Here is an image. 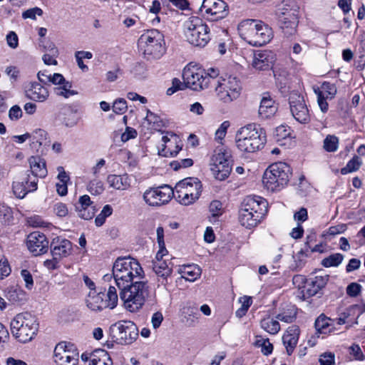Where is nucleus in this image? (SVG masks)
<instances>
[{"label": "nucleus", "mask_w": 365, "mask_h": 365, "mask_svg": "<svg viewBox=\"0 0 365 365\" xmlns=\"http://www.w3.org/2000/svg\"><path fill=\"white\" fill-rule=\"evenodd\" d=\"M237 29L240 36L254 46H264L273 38L272 28L259 20H243L238 25Z\"/></svg>", "instance_id": "obj_1"}, {"label": "nucleus", "mask_w": 365, "mask_h": 365, "mask_svg": "<svg viewBox=\"0 0 365 365\" xmlns=\"http://www.w3.org/2000/svg\"><path fill=\"white\" fill-rule=\"evenodd\" d=\"M113 276L119 287L128 286L143 278L144 272L139 262L131 257H118L113 266Z\"/></svg>", "instance_id": "obj_2"}, {"label": "nucleus", "mask_w": 365, "mask_h": 365, "mask_svg": "<svg viewBox=\"0 0 365 365\" xmlns=\"http://www.w3.org/2000/svg\"><path fill=\"white\" fill-rule=\"evenodd\" d=\"M268 203L260 196H247L239 211V222L246 228H252L262 220L267 212Z\"/></svg>", "instance_id": "obj_3"}, {"label": "nucleus", "mask_w": 365, "mask_h": 365, "mask_svg": "<svg viewBox=\"0 0 365 365\" xmlns=\"http://www.w3.org/2000/svg\"><path fill=\"white\" fill-rule=\"evenodd\" d=\"M235 141L241 152L255 153L264 147L267 141L266 133L259 125L248 124L237 130Z\"/></svg>", "instance_id": "obj_4"}, {"label": "nucleus", "mask_w": 365, "mask_h": 365, "mask_svg": "<svg viewBox=\"0 0 365 365\" xmlns=\"http://www.w3.org/2000/svg\"><path fill=\"white\" fill-rule=\"evenodd\" d=\"M292 174V168L286 163H272L263 174V185L268 191H279L288 184Z\"/></svg>", "instance_id": "obj_5"}, {"label": "nucleus", "mask_w": 365, "mask_h": 365, "mask_svg": "<svg viewBox=\"0 0 365 365\" xmlns=\"http://www.w3.org/2000/svg\"><path fill=\"white\" fill-rule=\"evenodd\" d=\"M138 46L148 61L160 59L165 53L164 36L157 29L143 34L138 39Z\"/></svg>", "instance_id": "obj_6"}, {"label": "nucleus", "mask_w": 365, "mask_h": 365, "mask_svg": "<svg viewBox=\"0 0 365 365\" xmlns=\"http://www.w3.org/2000/svg\"><path fill=\"white\" fill-rule=\"evenodd\" d=\"M11 331L20 342L30 341L36 334L38 323L35 316L29 312L19 313L11 320Z\"/></svg>", "instance_id": "obj_7"}, {"label": "nucleus", "mask_w": 365, "mask_h": 365, "mask_svg": "<svg viewBox=\"0 0 365 365\" xmlns=\"http://www.w3.org/2000/svg\"><path fill=\"white\" fill-rule=\"evenodd\" d=\"M120 289V298L125 309L130 312L138 311L144 304L148 286L143 281H135L128 286H123Z\"/></svg>", "instance_id": "obj_8"}, {"label": "nucleus", "mask_w": 365, "mask_h": 365, "mask_svg": "<svg viewBox=\"0 0 365 365\" xmlns=\"http://www.w3.org/2000/svg\"><path fill=\"white\" fill-rule=\"evenodd\" d=\"M185 35L192 46L203 48L210 41V29L200 18L192 16L185 23Z\"/></svg>", "instance_id": "obj_9"}, {"label": "nucleus", "mask_w": 365, "mask_h": 365, "mask_svg": "<svg viewBox=\"0 0 365 365\" xmlns=\"http://www.w3.org/2000/svg\"><path fill=\"white\" fill-rule=\"evenodd\" d=\"M176 199L184 205L194 203L202 192L201 182L195 178H187L178 182L175 187Z\"/></svg>", "instance_id": "obj_10"}, {"label": "nucleus", "mask_w": 365, "mask_h": 365, "mask_svg": "<svg viewBox=\"0 0 365 365\" xmlns=\"http://www.w3.org/2000/svg\"><path fill=\"white\" fill-rule=\"evenodd\" d=\"M215 90L218 98L224 103H230L239 98L242 86L240 79L234 76L220 78Z\"/></svg>", "instance_id": "obj_11"}, {"label": "nucleus", "mask_w": 365, "mask_h": 365, "mask_svg": "<svg viewBox=\"0 0 365 365\" xmlns=\"http://www.w3.org/2000/svg\"><path fill=\"white\" fill-rule=\"evenodd\" d=\"M105 294L90 292L86 299L87 307L93 311H101L106 308H115L118 302L117 289L113 286H110L106 294V299H104Z\"/></svg>", "instance_id": "obj_12"}, {"label": "nucleus", "mask_w": 365, "mask_h": 365, "mask_svg": "<svg viewBox=\"0 0 365 365\" xmlns=\"http://www.w3.org/2000/svg\"><path fill=\"white\" fill-rule=\"evenodd\" d=\"M185 86L193 91L207 88L208 78H205V70L198 65L188 64L183 70Z\"/></svg>", "instance_id": "obj_13"}, {"label": "nucleus", "mask_w": 365, "mask_h": 365, "mask_svg": "<svg viewBox=\"0 0 365 365\" xmlns=\"http://www.w3.org/2000/svg\"><path fill=\"white\" fill-rule=\"evenodd\" d=\"M173 196V189L168 185H163L147 189L143 195V198L148 206L160 207L168 204Z\"/></svg>", "instance_id": "obj_14"}, {"label": "nucleus", "mask_w": 365, "mask_h": 365, "mask_svg": "<svg viewBox=\"0 0 365 365\" xmlns=\"http://www.w3.org/2000/svg\"><path fill=\"white\" fill-rule=\"evenodd\" d=\"M78 350L71 343L61 341L54 349L53 359L57 365H78Z\"/></svg>", "instance_id": "obj_15"}, {"label": "nucleus", "mask_w": 365, "mask_h": 365, "mask_svg": "<svg viewBox=\"0 0 365 365\" xmlns=\"http://www.w3.org/2000/svg\"><path fill=\"white\" fill-rule=\"evenodd\" d=\"M114 337L119 344H130L138 336L136 325L131 321H120L113 326Z\"/></svg>", "instance_id": "obj_16"}, {"label": "nucleus", "mask_w": 365, "mask_h": 365, "mask_svg": "<svg viewBox=\"0 0 365 365\" xmlns=\"http://www.w3.org/2000/svg\"><path fill=\"white\" fill-rule=\"evenodd\" d=\"M290 111L294 119L300 123H307L310 120L308 108L303 96L297 93H292L289 96Z\"/></svg>", "instance_id": "obj_17"}, {"label": "nucleus", "mask_w": 365, "mask_h": 365, "mask_svg": "<svg viewBox=\"0 0 365 365\" xmlns=\"http://www.w3.org/2000/svg\"><path fill=\"white\" fill-rule=\"evenodd\" d=\"M298 11L294 8L284 5L279 14L280 27L286 35H292L295 32L298 24Z\"/></svg>", "instance_id": "obj_18"}, {"label": "nucleus", "mask_w": 365, "mask_h": 365, "mask_svg": "<svg viewBox=\"0 0 365 365\" xmlns=\"http://www.w3.org/2000/svg\"><path fill=\"white\" fill-rule=\"evenodd\" d=\"M227 4L222 0H204L201 10L212 16V20L225 18L228 14Z\"/></svg>", "instance_id": "obj_19"}, {"label": "nucleus", "mask_w": 365, "mask_h": 365, "mask_svg": "<svg viewBox=\"0 0 365 365\" xmlns=\"http://www.w3.org/2000/svg\"><path fill=\"white\" fill-rule=\"evenodd\" d=\"M26 245L29 251L35 256L46 253L48 248L46 237L39 232H33L29 234Z\"/></svg>", "instance_id": "obj_20"}, {"label": "nucleus", "mask_w": 365, "mask_h": 365, "mask_svg": "<svg viewBox=\"0 0 365 365\" xmlns=\"http://www.w3.org/2000/svg\"><path fill=\"white\" fill-rule=\"evenodd\" d=\"M162 142L161 148L158 150V153L161 156L174 157L181 150L179 138L175 134L167 133L162 137Z\"/></svg>", "instance_id": "obj_21"}, {"label": "nucleus", "mask_w": 365, "mask_h": 365, "mask_svg": "<svg viewBox=\"0 0 365 365\" xmlns=\"http://www.w3.org/2000/svg\"><path fill=\"white\" fill-rule=\"evenodd\" d=\"M274 61L275 55L272 51H258L254 53L252 66L257 70L265 71L271 68Z\"/></svg>", "instance_id": "obj_22"}, {"label": "nucleus", "mask_w": 365, "mask_h": 365, "mask_svg": "<svg viewBox=\"0 0 365 365\" xmlns=\"http://www.w3.org/2000/svg\"><path fill=\"white\" fill-rule=\"evenodd\" d=\"M329 275L315 276L310 277L304 286V289L302 290V297L307 299L318 294L327 284Z\"/></svg>", "instance_id": "obj_23"}, {"label": "nucleus", "mask_w": 365, "mask_h": 365, "mask_svg": "<svg viewBox=\"0 0 365 365\" xmlns=\"http://www.w3.org/2000/svg\"><path fill=\"white\" fill-rule=\"evenodd\" d=\"M72 243L66 239L54 238L51 245L52 257H56V259L60 260L68 257L72 253Z\"/></svg>", "instance_id": "obj_24"}, {"label": "nucleus", "mask_w": 365, "mask_h": 365, "mask_svg": "<svg viewBox=\"0 0 365 365\" xmlns=\"http://www.w3.org/2000/svg\"><path fill=\"white\" fill-rule=\"evenodd\" d=\"M225 163L232 165L230 152L223 148H216L210 158V166L211 172H217V175H220V178L222 177L220 173V170H217V168H218L217 166H222V165H225Z\"/></svg>", "instance_id": "obj_25"}, {"label": "nucleus", "mask_w": 365, "mask_h": 365, "mask_svg": "<svg viewBox=\"0 0 365 365\" xmlns=\"http://www.w3.org/2000/svg\"><path fill=\"white\" fill-rule=\"evenodd\" d=\"M76 210L78 216L84 220H90L95 215V209L88 195H84L79 197L76 204Z\"/></svg>", "instance_id": "obj_26"}, {"label": "nucleus", "mask_w": 365, "mask_h": 365, "mask_svg": "<svg viewBox=\"0 0 365 365\" xmlns=\"http://www.w3.org/2000/svg\"><path fill=\"white\" fill-rule=\"evenodd\" d=\"M26 96L32 101L42 103L48 99L49 92L48 89L41 84L37 82H33L31 83L29 88L26 89Z\"/></svg>", "instance_id": "obj_27"}, {"label": "nucleus", "mask_w": 365, "mask_h": 365, "mask_svg": "<svg viewBox=\"0 0 365 365\" xmlns=\"http://www.w3.org/2000/svg\"><path fill=\"white\" fill-rule=\"evenodd\" d=\"M153 269L157 275L158 281L165 286L168 283V278L173 272V264L170 259L153 262Z\"/></svg>", "instance_id": "obj_28"}, {"label": "nucleus", "mask_w": 365, "mask_h": 365, "mask_svg": "<svg viewBox=\"0 0 365 365\" xmlns=\"http://www.w3.org/2000/svg\"><path fill=\"white\" fill-rule=\"evenodd\" d=\"M299 332V327L293 325L287 329L282 336L284 345L285 346L287 352L289 355L292 354L297 344Z\"/></svg>", "instance_id": "obj_29"}, {"label": "nucleus", "mask_w": 365, "mask_h": 365, "mask_svg": "<svg viewBox=\"0 0 365 365\" xmlns=\"http://www.w3.org/2000/svg\"><path fill=\"white\" fill-rule=\"evenodd\" d=\"M277 110L275 101L269 96L262 97L258 110V115L262 119H267L272 117Z\"/></svg>", "instance_id": "obj_30"}, {"label": "nucleus", "mask_w": 365, "mask_h": 365, "mask_svg": "<svg viewBox=\"0 0 365 365\" xmlns=\"http://www.w3.org/2000/svg\"><path fill=\"white\" fill-rule=\"evenodd\" d=\"M31 174L36 178H43L47 175L48 171L45 160L40 156H31L29 158Z\"/></svg>", "instance_id": "obj_31"}, {"label": "nucleus", "mask_w": 365, "mask_h": 365, "mask_svg": "<svg viewBox=\"0 0 365 365\" xmlns=\"http://www.w3.org/2000/svg\"><path fill=\"white\" fill-rule=\"evenodd\" d=\"M178 272L182 278L189 282H195L201 274V269L197 264H183L179 267Z\"/></svg>", "instance_id": "obj_32"}, {"label": "nucleus", "mask_w": 365, "mask_h": 365, "mask_svg": "<svg viewBox=\"0 0 365 365\" xmlns=\"http://www.w3.org/2000/svg\"><path fill=\"white\" fill-rule=\"evenodd\" d=\"M107 182L110 187L120 190H125L130 186V180L128 175H109Z\"/></svg>", "instance_id": "obj_33"}, {"label": "nucleus", "mask_w": 365, "mask_h": 365, "mask_svg": "<svg viewBox=\"0 0 365 365\" xmlns=\"http://www.w3.org/2000/svg\"><path fill=\"white\" fill-rule=\"evenodd\" d=\"M30 184L28 187L24 186V181H14L12 184V190L14 194L16 197L22 199L29 192L36 191V182L34 179L30 180Z\"/></svg>", "instance_id": "obj_34"}, {"label": "nucleus", "mask_w": 365, "mask_h": 365, "mask_svg": "<svg viewBox=\"0 0 365 365\" xmlns=\"http://www.w3.org/2000/svg\"><path fill=\"white\" fill-rule=\"evenodd\" d=\"M89 365H113L108 353L103 349H97L90 354Z\"/></svg>", "instance_id": "obj_35"}, {"label": "nucleus", "mask_w": 365, "mask_h": 365, "mask_svg": "<svg viewBox=\"0 0 365 365\" xmlns=\"http://www.w3.org/2000/svg\"><path fill=\"white\" fill-rule=\"evenodd\" d=\"M297 309L294 305H287L276 317L277 320L285 323H292L297 319Z\"/></svg>", "instance_id": "obj_36"}, {"label": "nucleus", "mask_w": 365, "mask_h": 365, "mask_svg": "<svg viewBox=\"0 0 365 365\" xmlns=\"http://www.w3.org/2000/svg\"><path fill=\"white\" fill-rule=\"evenodd\" d=\"M331 319L326 316L321 314L315 321L314 326L317 331V334H327L331 331ZM319 337V335H317Z\"/></svg>", "instance_id": "obj_37"}, {"label": "nucleus", "mask_w": 365, "mask_h": 365, "mask_svg": "<svg viewBox=\"0 0 365 365\" xmlns=\"http://www.w3.org/2000/svg\"><path fill=\"white\" fill-rule=\"evenodd\" d=\"M260 326L262 329L270 334H276L280 330L278 320H275L269 317L262 319L260 322Z\"/></svg>", "instance_id": "obj_38"}, {"label": "nucleus", "mask_w": 365, "mask_h": 365, "mask_svg": "<svg viewBox=\"0 0 365 365\" xmlns=\"http://www.w3.org/2000/svg\"><path fill=\"white\" fill-rule=\"evenodd\" d=\"M48 53L43 56V61L46 65H56V58L58 56V49L53 43H50L47 50Z\"/></svg>", "instance_id": "obj_39"}, {"label": "nucleus", "mask_w": 365, "mask_h": 365, "mask_svg": "<svg viewBox=\"0 0 365 365\" xmlns=\"http://www.w3.org/2000/svg\"><path fill=\"white\" fill-rule=\"evenodd\" d=\"M343 259V255L335 253L323 259L321 264L324 267H338L342 262Z\"/></svg>", "instance_id": "obj_40"}, {"label": "nucleus", "mask_w": 365, "mask_h": 365, "mask_svg": "<svg viewBox=\"0 0 365 365\" xmlns=\"http://www.w3.org/2000/svg\"><path fill=\"white\" fill-rule=\"evenodd\" d=\"M336 87L334 84L329 82H324L321 86V89L318 95L326 98L331 99L336 95Z\"/></svg>", "instance_id": "obj_41"}, {"label": "nucleus", "mask_w": 365, "mask_h": 365, "mask_svg": "<svg viewBox=\"0 0 365 365\" xmlns=\"http://www.w3.org/2000/svg\"><path fill=\"white\" fill-rule=\"evenodd\" d=\"M59 86H60L58 88L55 89V92L58 96H63L68 98L78 93L76 91L71 89L72 86L69 81H65Z\"/></svg>", "instance_id": "obj_42"}, {"label": "nucleus", "mask_w": 365, "mask_h": 365, "mask_svg": "<svg viewBox=\"0 0 365 365\" xmlns=\"http://www.w3.org/2000/svg\"><path fill=\"white\" fill-rule=\"evenodd\" d=\"M339 138L334 135H328L324 140L323 148L327 152L333 153L337 150Z\"/></svg>", "instance_id": "obj_43"}, {"label": "nucleus", "mask_w": 365, "mask_h": 365, "mask_svg": "<svg viewBox=\"0 0 365 365\" xmlns=\"http://www.w3.org/2000/svg\"><path fill=\"white\" fill-rule=\"evenodd\" d=\"M361 164V160L358 156H355L347 163L346 167L341 168V173L343 175H346L356 171L359 169Z\"/></svg>", "instance_id": "obj_44"}, {"label": "nucleus", "mask_w": 365, "mask_h": 365, "mask_svg": "<svg viewBox=\"0 0 365 365\" xmlns=\"http://www.w3.org/2000/svg\"><path fill=\"white\" fill-rule=\"evenodd\" d=\"M241 307L236 311L235 314L237 317L241 318L245 316L252 303L250 297L244 296L239 299Z\"/></svg>", "instance_id": "obj_45"}, {"label": "nucleus", "mask_w": 365, "mask_h": 365, "mask_svg": "<svg viewBox=\"0 0 365 365\" xmlns=\"http://www.w3.org/2000/svg\"><path fill=\"white\" fill-rule=\"evenodd\" d=\"M46 132L42 129H36L31 134H30V138H31L32 145L36 148V145L41 146L43 141L46 139Z\"/></svg>", "instance_id": "obj_46"}, {"label": "nucleus", "mask_w": 365, "mask_h": 365, "mask_svg": "<svg viewBox=\"0 0 365 365\" xmlns=\"http://www.w3.org/2000/svg\"><path fill=\"white\" fill-rule=\"evenodd\" d=\"M255 345L261 348V351L264 355H269L272 352L273 346L268 339L259 338L255 341Z\"/></svg>", "instance_id": "obj_47"}, {"label": "nucleus", "mask_w": 365, "mask_h": 365, "mask_svg": "<svg viewBox=\"0 0 365 365\" xmlns=\"http://www.w3.org/2000/svg\"><path fill=\"white\" fill-rule=\"evenodd\" d=\"M88 190L95 195H100L104 190L103 183L98 180H91L88 185Z\"/></svg>", "instance_id": "obj_48"}, {"label": "nucleus", "mask_w": 365, "mask_h": 365, "mask_svg": "<svg viewBox=\"0 0 365 365\" xmlns=\"http://www.w3.org/2000/svg\"><path fill=\"white\" fill-rule=\"evenodd\" d=\"M217 168H217V170H220V173L222 175V177L220 178V175H217V172H212V175L217 180H224L229 177L232 171V165L225 163V165L217 166Z\"/></svg>", "instance_id": "obj_49"}, {"label": "nucleus", "mask_w": 365, "mask_h": 365, "mask_svg": "<svg viewBox=\"0 0 365 365\" xmlns=\"http://www.w3.org/2000/svg\"><path fill=\"white\" fill-rule=\"evenodd\" d=\"M12 219V211L5 205H0V223L6 224Z\"/></svg>", "instance_id": "obj_50"}, {"label": "nucleus", "mask_w": 365, "mask_h": 365, "mask_svg": "<svg viewBox=\"0 0 365 365\" xmlns=\"http://www.w3.org/2000/svg\"><path fill=\"white\" fill-rule=\"evenodd\" d=\"M219 75V71L217 69H215L213 68H209L207 71H205V78H208L207 82V88L211 85L214 87L216 86L217 84V81H220V79H216L217 76Z\"/></svg>", "instance_id": "obj_51"}, {"label": "nucleus", "mask_w": 365, "mask_h": 365, "mask_svg": "<svg viewBox=\"0 0 365 365\" xmlns=\"http://www.w3.org/2000/svg\"><path fill=\"white\" fill-rule=\"evenodd\" d=\"M209 210L213 217H219L223 213L222 203L219 200H212L209 206Z\"/></svg>", "instance_id": "obj_52"}, {"label": "nucleus", "mask_w": 365, "mask_h": 365, "mask_svg": "<svg viewBox=\"0 0 365 365\" xmlns=\"http://www.w3.org/2000/svg\"><path fill=\"white\" fill-rule=\"evenodd\" d=\"M11 271L7 259L4 256H0V279L9 276Z\"/></svg>", "instance_id": "obj_53"}, {"label": "nucleus", "mask_w": 365, "mask_h": 365, "mask_svg": "<svg viewBox=\"0 0 365 365\" xmlns=\"http://www.w3.org/2000/svg\"><path fill=\"white\" fill-rule=\"evenodd\" d=\"M128 108L126 101L123 98L115 100L113 105V110L117 114L124 113Z\"/></svg>", "instance_id": "obj_54"}, {"label": "nucleus", "mask_w": 365, "mask_h": 365, "mask_svg": "<svg viewBox=\"0 0 365 365\" xmlns=\"http://www.w3.org/2000/svg\"><path fill=\"white\" fill-rule=\"evenodd\" d=\"M53 212L59 217H64L68 214L66 205L62 202H57L53 205Z\"/></svg>", "instance_id": "obj_55"}, {"label": "nucleus", "mask_w": 365, "mask_h": 365, "mask_svg": "<svg viewBox=\"0 0 365 365\" xmlns=\"http://www.w3.org/2000/svg\"><path fill=\"white\" fill-rule=\"evenodd\" d=\"M335 356L331 352H325L320 355L319 361L320 365H332L334 364Z\"/></svg>", "instance_id": "obj_56"}, {"label": "nucleus", "mask_w": 365, "mask_h": 365, "mask_svg": "<svg viewBox=\"0 0 365 365\" xmlns=\"http://www.w3.org/2000/svg\"><path fill=\"white\" fill-rule=\"evenodd\" d=\"M361 286L356 282H351L346 287V294L351 297H357L361 292Z\"/></svg>", "instance_id": "obj_57"}, {"label": "nucleus", "mask_w": 365, "mask_h": 365, "mask_svg": "<svg viewBox=\"0 0 365 365\" xmlns=\"http://www.w3.org/2000/svg\"><path fill=\"white\" fill-rule=\"evenodd\" d=\"M43 10L38 7H34L30 9L25 11L22 16L24 19H36V16H42Z\"/></svg>", "instance_id": "obj_58"}, {"label": "nucleus", "mask_w": 365, "mask_h": 365, "mask_svg": "<svg viewBox=\"0 0 365 365\" xmlns=\"http://www.w3.org/2000/svg\"><path fill=\"white\" fill-rule=\"evenodd\" d=\"M193 161L190 158H185L180 159V160L173 161L171 163V166L174 168V170H178L181 168H188L192 165Z\"/></svg>", "instance_id": "obj_59"}, {"label": "nucleus", "mask_w": 365, "mask_h": 365, "mask_svg": "<svg viewBox=\"0 0 365 365\" xmlns=\"http://www.w3.org/2000/svg\"><path fill=\"white\" fill-rule=\"evenodd\" d=\"M274 135L277 140L285 139L290 135L289 128L285 125H279L275 129Z\"/></svg>", "instance_id": "obj_60"}, {"label": "nucleus", "mask_w": 365, "mask_h": 365, "mask_svg": "<svg viewBox=\"0 0 365 365\" xmlns=\"http://www.w3.org/2000/svg\"><path fill=\"white\" fill-rule=\"evenodd\" d=\"M308 279L305 277V276L302 274H296L293 277L292 283L295 287L299 289H304V286L306 285Z\"/></svg>", "instance_id": "obj_61"}, {"label": "nucleus", "mask_w": 365, "mask_h": 365, "mask_svg": "<svg viewBox=\"0 0 365 365\" xmlns=\"http://www.w3.org/2000/svg\"><path fill=\"white\" fill-rule=\"evenodd\" d=\"M349 354L352 355L356 360L363 361L364 359V355L357 344H353L349 347Z\"/></svg>", "instance_id": "obj_62"}, {"label": "nucleus", "mask_w": 365, "mask_h": 365, "mask_svg": "<svg viewBox=\"0 0 365 365\" xmlns=\"http://www.w3.org/2000/svg\"><path fill=\"white\" fill-rule=\"evenodd\" d=\"M21 275L25 282V286L28 289H31L34 286V280L30 272L27 269H23Z\"/></svg>", "instance_id": "obj_63"}, {"label": "nucleus", "mask_w": 365, "mask_h": 365, "mask_svg": "<svg viewBox=\"0 0 365 365\" xmlns=\"http://www.w3.org/2000/svg\"><path fill=\"white\" fill-rule=\"evenodd\" d=\"M7 44L11 48H17L19 45V38L14 31H10L6 37Z\"/></svg>", "instance_id": "obj_64"}]
</instances>
